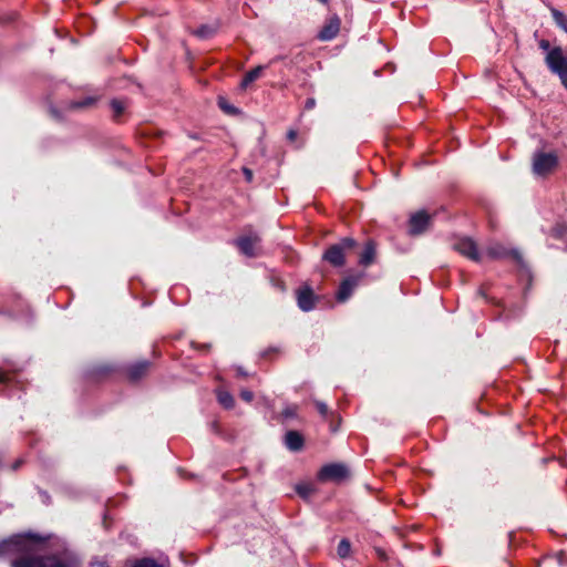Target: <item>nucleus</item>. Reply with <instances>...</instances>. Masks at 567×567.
Segmentation results:
<instances>
[{
	"instance_id": "obj_1",
	"label": "nucleus",
	"mask_w": 567,
	"mask_h": 567,
	"mask_svg": "<svg viewBox=\"0 0 567 567\" xmlns=\"http://www.w3.org/2000/svg\"><path fill=\"white\" fill-rule=\"evenodd\" d=\"M545 62L548 69L557 74L561 84L567 89V56L559 47L553 48L546 55Z\"/></svg>"
},
{
	"instance_id": "obj_17",
	"label": "nucleus",
	"mask_w": 567,
	"mask_h": 567,
	"mask_svg": "<svg viewBox=\"0 0 567 567\" xmlns=\"http://www.w3.org/2000/svg\"><path fill=\"white\" fill-rule=\"evenodd\" d=\"M262 70L264 66L258 65L255 69L250 70L248 73H246L240 83L241 89H246L250 83L256 81L261 75Z\"/></svg>"
},
{
	"instance_id": "obj_37",
	"label": "nucleus",
	"mask_w": 567,
	"mask_h": 567,
	"mask_svg": "<svg viewBox=\"0 0 567 567\" xmlns=\"http://www.w3.org/2000/svg\"><path fill=\"white\" fill-rule=\"evenodd\" d=\"M566 465H567V461H566Z\"/></svg>"
},
{
	"instance_id": "obj_9",
	"label": "nucleus",
	"mask_w": 567,
	"mask_h": 567,
	"mask_svg": "<svg viewBox=\"0 0 567 567\" xmlns=\"http://www.w3.org/2000/svg\"><path fill=\"white\" fill-rule=\"evenodd\" d=\"M454 248L466 256L467 258L480 261V254L477 251L476 244L471 238H462L455 245Z\"/></svg>"
},
{
	"instance_id": "obj_3",
	"label": "nucleus",
	"mask_w": 567,
	"mask_h": 567,
	"mask_svg": "<svg viewBox=\"0 0 567 567\" xmlns=\"http://www.w3.org/2000/svg\"><path fill=\"white\" fill-rule=\"evenodd\" d=\"M235 244L246 257L254 258L261 255L260 237L257 234L241 236L236 239Z\"/></svg>"
},
{
	"instance_id": "obj_14",
	"label": "nucleus",
	"mask_w": 567,
	"mask_h": 567,
	"mask_svg": "<svg viewBox=\"0 0 567 567\" xmlns=\"http://www.w3.org/2000/svg\"><path fill=\"white\" fill-rule=\"evenodd\" d=\"M285 443L290 451H299L303 446V437L297 431H288L285 436Z\"/></svg>"
},
{
	"instance_id": "obj_31",
	"label": "nucleus",
	"mask_w": 567,
	"mask_h": 567,
	"mask_svg": "<svg viewBox=\"0 0 567 567\" xmlns=\"http://www.w3.org/2000/svg\"><path fill=\"white\" fill-rule=\"evenodd\" d=\"M539 47L543 49V50H546V51H550V44L547 40H542L540 43H539Z\"/></svg>"
},
{
	"instance_id": "obj_22",
	"label": "nucleus",
	"mask_w": 567,
	"mask_h": 567,
	"mask_svg": "<svg viewBox=\"0 0 567 567\" xmlns=\"http://www.w3.org/2000/svg\"><path fill=\"white\" fill-rule=\"evenodd\" d=\"M337 245L342 246V250L346 252V250H350L355 246V240L350 237H346L341 239Z\"/></svg>"
},
{
	"instance_id": "obj_21",
	"label": "nucleus",
	"mask_w": 567,
	"mask_h": 567,
	"mask_svg": "<svg viewBox=\"0 0 567 567\" xmlns=\"http://www.w3.org/2000/svg\"><path fill=\"white\" fill-rule=\"evenodd\" d=\"M134 567H163L162 565L157 564L154 559L151 558H144L138 560Z\"/></svg>"
},
{
	"instance_id": "obj_36",
	"label": "nucleus",
	"mask_w": 567,
	"mask_h": 567,
	"mask_svg": "<svg viewBox=\"0 0 567 567\" xmlns=\"http://www.w3.org/2000/svg\"><path fill=\"white\" fill-rule=\"evenodd\" d=\"M237 373L240 377H247V373L241 368H237Z\"/></svg>"
},
{
	"instance_id": "obj_28",
	"label": "nucleus",
	"mask_w": 567,
	"mask_h": 567,
	"mask_svg": "<svg viewBox=\"0 0 567 567\" xmlns=\"http://www.w3.org/2000/svg\"><path fill=\"white\" fill-rule=\"evenodd\" d=\"M310 492H311V489L308 486L298 487V493L302 496H308Z\"/></svg>"
},
{
	"instance_id": "obj_7",
	"label": "nucleus",
	"mask_w": 567,
	"mask_h": 567,
	"mask_svg": "<svg viewBox=\"0 0 567 567\" xmlns=\"http://www.w3.org/2000/svg\"><path fill=\"white\" fill-rule=\"evenodd\" d=\"M30 550V543L23 536H16L9 540L0 543V555L9 553H22Z\"/></svg>"
},
{
	"instance_id": "obj_5",
	"label": "nucleus",
	"mask_w": 567,
	"mask_h": 567,
	"mask_svg": "<svg viewBox=\"0 0 567 567\" xmlns=\"http://www.w3.org/2000/svg\"><path fill=\"white\" fill-rule=\"evenodd\" d=\"M349 476V470L340 463L324 465L319 472V480L322 482H341Z\"/></svg>"
},
{
	"instance_id": "obj_6",
	"label": "nucleus",
	"mask_w": 567,
	"mask_h": 567,
	"mask_svg": "<svg viewBox=\"0 0 567 567\" xmlns=\"http://www.w3.org/2000/svg\"><path fill=\"white\" fill-rule=\"evenodd\" d=\"M486 255L491 258V259H506V258H512L513 260H515L517 264H522L523 262V257L520 255V252L516 249H511L508 247H506L505 245L501 244V243H492L487 248H486Z\"/></svg>"
},
{
	"instance_id": "obj_23",
	"label": "nucleus",
	"mask_w": 567,
	"mask_h": 567,
	"mask_svg": "<svg viewBox=\"0 0 567 567\" xmlns=\"http://www.w3.org/2000/svg\"><path fill=\"white\" fill-rule=\"evenodd\" d=\"M111 106H112V110L114 111L115 116H120L125 109L123 102L117 101V100H113L111 103Z\"/></svg>"
},
{
	"instance_id": "obj_10",
	"label": "nucleus",
	"mask_w": 567,
	"mask_h": 567,
	"mask_svg": "<svg viewBox=\"0 0 567 567\" xmlns=\"http://www.w3.org/2000/svg\"><path fill=\"white\" fill-rule=\"evenodd\" d=\"M340 25L341 21L337 16L329 18V20L319 32V39L322 41L332 40L339 33Z\"/></svg>"
},
{
	"instance_id": "obj_19",
	"label": "nucleus",
	"mask_w": 567,
	"mask_h": 567,
	"mask_svg": "<svg viewBox=\"0 0 567 567\" xmlns=\"http://www.w3.org/2000/svg\"><path fill=\"white\" fill-rule=\"evenodd\" d=\"M350 549H351V545L349 543L348 539H341L339 545H338V555L341 557V558H346L349 556L350 554Z\"/></svg>"
},
{
	"instance_id": "obj_2",
	"label": "nucleus",
	"mask_w": 567,
	"mask_h": 567,
	"mask_svg": "<svg viewBox=\"0 0 567 567\" xmlns=\"http://www.w3.org/2000/svg\"><path fill=\"white\" fill-rule=\"evenodd\" d=\"M557 156L554 153L537 152L533 156V173L536 176H547L556 168Z\"/></svg>"
},
{
	"instance_id": "obj_13",
	"label": "nucleus",
	"mask_w": 567,
	"mask_h": 567,
	"mask_svg": "<svg viewBox=\"0 0 567 567\" xmlns=\"http://www.w3.org/2000/svg\"><path fill=\"white\" fill-rule=\"evenodd\" d=\"M298 306L302 311H310L315 308V295L309 287L298 290L297 295Z\"/></svg>"
},
{
	"instance_id": "obj_32",
	"label": "nucleus",
	"mask_w": 567,
	"mask_h": 567,
	"mask_svg": "<svg viewBox=\"0 0 567 567\" xmlns=\"http://www.w3.org/2000/svg\"><path fill=\"white\" fill-rule=\"evenodd\" d=\"M315 105H316L315 99H308L306 101V109L310 110V109L315 107Z\"/></svg>"
},
{
	"instance_id": "obj_11",
	"label": "nucleus",
	"mask_w": 567,
	"mask_h": 567,
	"mask_svg": "<svg viewBox=\"0 0 567 567\" xmlns=\"http://www.w3.org/2000/svg\"><path fill=\"white\" fill-rule=\"evenodd\" d=\"M360 279L361 276H351L346 278L339 287L337 299L341 302L346 301L351 296Z\"/></svg>"
},
{
	"instance_id": "obj_35",
	"label": "nucleus",
	"mask_w": 567,
	"mask_h": 567,
	"mask_svg": "<svg viewBox=\"0 0 567 567\" xmlns=\"http://www.w3.org/2000/svg\"><path fill=\"white\" fill-rule=\"evenodd\" d=\"M7 381V374L0 370V383Z\"/></svg>"
},
{
	"instance_id": "obj_29",
	"label": "nucleus",
	"mask_w": 567,
	"mask_h": 567,
	"mask_svg": "<svg viewBox=\"0 0 567 567\" xmlns=\"http://www.w3.org/2000/svg\"><path fill=\"white\" fill-rule=\"evenodd\" d=\"M210 33V31L208 30V28L206 27H203L200 28L199 30H197L196 34H198L199 37H206Z\"/></svg>"
},
{
	"instance_id": "obj_30",
	"label": "nucleus",
	"mask_w": 567,
	"mask_h": 567,
	"mask_svg": "<svg viewBox=\"0 0 567 567\" xmlns=\"http://www.w3.org/2000/svg\"><path fill=\"white\" fill-rule=\"evenodd\" d=\"M243 172H244L246 181L251 182L252 181V172L249 168H244Z\"/></svg>"
},
{
	"instance_id": "obj_27",
	"label": "nucleus",
	"mask_w": 567,
	"mask_h": 567,
	"mask_svg": "<svg viewBox=\"0 0 567 567\" xmlns=\"http://www.w3.org/2000/svg\"><path fill=\"white\" fill-rule=\"evenodd\" d=\"M219 106L225 110L227 113H231L235 109L233 106H228L223 99H219Z\"/></svg>"
},
{
	"instance_id": "obj_33",
	"label": "nucleus",
	"mask_w": 567,
	"mask_h": 567,
	"mask_svg": "<svg viewBox=\"0 0 567 567\" xmlns=\"http://www.w3.org/2000/svg\"><path fill=\"white\" fill-rule=\"evenodd\" d=\"M92 102H93V101L89 99V100H85V101H83V102H81V103H75L73 106H74V107H82V106H85V105L91 104Z\"/></svg>"
},
{
	"instance_id": "obj_8",
	"label": "nucleus",
	"mask_w": 567,
	"mask_h": 567,
	"mask_svg": "<svg viewBox=\"0 0 567 567\" xmlns=\"http://www.w3.org/2000/svg\"><path fill=\"white\" fill-rule=\"evenodd\" d=\"M430 221L431 216L424 210L413 214L410 218V234L414 236L423 234L427 229Z\"/></svg>"
},
{
	"instance_id": "obj_15",
	"label": "nucleus",
	"mask_w": 567,
	"mask_h": 567,
	"mask_svg": "<svg viewBox=\"0 0 567 567\" xmlns=\"http://www.w3.org/2000/svg\"><path fill=\"white\" fill-rule=\"evenodd\" d=\"M375 258V244L372 240H369L363 251L360 255L359 264L367 267L374 261Z\"/></svg>"
},
{
	"instance_id": "obj_24",
	"label": "nucleus",
	"mask_w": 567,
	"mask_h": 567,
	"mask_svg": "<svg viewBox=\"0 0 567 567\" xmlns=\"http://www.w3.org/2000/svg\"><path fill=\"white\" fill-rule=\"evenodd\" d=\"M240 396L246 402H251L252 399H254V393L251 391H249V390H241Z\"/></svg>"
},
{
	"instance_id": "obj_4",
	"label": "nucleus",
	"mask_w": 567,
	"mask_h": 567,
	"mask_svg": "<svg viewBox=\"0 0 567 567\" xmlns=\"http://www.w3.org/2000/svg\"><path fill=\"white\" fill-rule=\"evenodd\" d=\"M13 567H72L55 557H23L12 564Z\"/></svg>"
},
{
	"instance_id": "obj_16",
	"label": "nucleus",
	"mask_w": 567,
	"mask_h": 567,
	"mask_svg": "<svg viewBox=\"0 0 567 567\" xmlns=\"http://www.w3.org/2000/svg\"><path fill=\"white\" fill-rule=\"evenodd\" d=\"M150 368L148 361H142L134 365H132L128 370V375L131 380H138L142 375H144Z\"/></svg>"
},
{
	"instance_id": "obj_20",
	"label": "nucleus",
	"mask_w": 567,
	"mask_h": 567,
	"mask_svg": "<svg viewBox=\"0 0 567 567\" xmlns=\"http://www.w3.org/2000/svg\"><path fill=\"white\" fill-rule=\"evenodd\" d=\"M553 17L557 25L567 31V17L558 10H553Z\"/></svg>"
},
{
	"instance_id": "obj_34",
	"label": "nucleus",
	"mask_w": 567,
	"mask_h": 567,
	"mask_svg": "<svg viewBox=\"0 0 567 567\" xmlns=\"http://www.w3.org/2000/svg\"><path fill=\"white\" fill-rule=\"evenodd\" d=\"M287 136L290 141H293L297 137V132L291 130L288 132Z\"/></svg>"
},
{
	"instance_id": "obj_12",
	"label": "nucleus",
	"mask_w": 567,
	"mask_h": 567,
	"mask_svg": "<svg viewBox=\"0 0 567 567\" xmlns=\"http://www.w3.org/2000/svg\"><path fill=\"white\" fill-rule=\"evenodd\" d=\"M323 259L327 260L334 267H340L344 265V251L342 250V246L332 245L327 249L323 254Z\"/></svg>"
},
{
	"instance_id": "obj_26",
	"label": "nucleus",
	"mask_w": 567,
	"mask_h": 567,
	"mask_svg": "<svg viewBox=\"0 0 567 567\" xmlns=\"http://www.w3.org/2000/svg\"><path fill=\"white\" fill-rule=\"evenodd\" d=\"M282 415L285 417H292L296 415V408L295 406H291V408H287L284 410L282 412Z\"/></svg>"
},
{
	"instance_id": "obj_18",
	"label": "nucleus",
	"mask_w": 567,
	"mask_h": 567,
	"mask_svg": "<svg viewBox=\"0 0 567 567\" xmlns=\"http://www.w3.org/2000/svg\"><path fill=\"white\" fill-rule=\"evenodd\" d=\"M217 399H218V402L226 409H231L234 406V398L233 395L227 392V391H224V390H219L217 392Z\"/></svg>"
},
{
	"instance_id": "obj_25",
	"label": "nucleus",
	"mask_w": 567,
	"mask_h": 567,
	"mask_svg": "<svg viewBox=\"0 0 567 567\" xmlns=\"http://www.w3.org/2000/svg\"><path fill=\"white\" fill-rule=\"evenodd\" d=\"M316 406L321 415H327L328 406L323 402H316Z\"/></svg>"
}]
</instances>
